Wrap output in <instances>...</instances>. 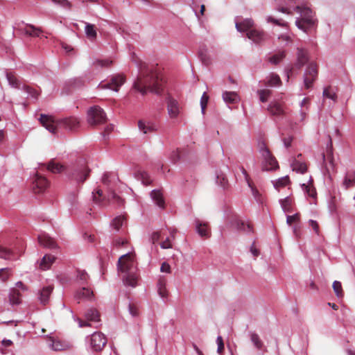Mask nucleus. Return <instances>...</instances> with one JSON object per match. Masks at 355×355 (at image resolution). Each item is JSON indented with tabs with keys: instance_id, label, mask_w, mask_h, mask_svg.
I'll list each match as a JSON object with an SVG mask.
<instances>
[{
	"instance_id": "1",
	"label": "nucleus",
	"mask_w": 355,
	"mask_h": 355,
	"mask_svg": "<svg viewBox=\"0 0 355 355\" xmlns=\"http://www.w3.org/2000/svg\"><path fill=\"white\" fill-rule=\"evenodd\" d=\"M139 67L138 76L133 83V89L146 95L148 92L160 94L163 90L162 75L156 67L149 65L141 60H135Z\"/></svg>"
},
{
	"instance_id": "2",
	"label": "nucleus",
	"mask_w": 355,
	"mask_h": 355,
	"mask_svg": "<svg viewBox=\"0 0 355 355\" xmlns=\"http://www.w3.org/2000/svg\"><path fill=\"white\" fill-rule=\"evenodd\" d=\"M39 120L42 126L52 133H55L58 128H64L70 131H76L80 125V120L75 116L55 120L51 116L42 114Z\"/></svg>"
},
{
	"instance_id": "3",
	"label": "nucleus",
	"mask_w": 355,
	"mask_h": 355,
	"mask_svg": "<svg viewBox=\"0 0 355 355\" xmlns=\"http://www.w3.org/2000/svg\"><path fill=\"white\" fill-rule=\"evenodd\" d=\"M295 10L300 12L302 16V18L295 22L300 29L307 32L315 26L316 21L313 19V11L309 8L297 6L295 7Z\"/></svg>"
},
{
	"instance_id": "4",
	"label": "nucleus",
	"mask_w": 355,
	"mask_h": 355,
	"mask_svg": "<svg viewBox=\"0 0 355 355\" xmlns=\"http://www.w3.org/2000/svg\"><path fill=\"white\" fill-rule=\"evenodd\" d=\"M92 194L93 201L100 206H106L108 204L121 206L123 204V200L113 191H110L107 196H104L102 190L98 189Z\"/></svg>"
},
{
	"instance_id": "5",
	"label": "nucleus",
	"mask_w": 355,
	"mask_h": 355,
	"mask_svg": "<svg viewBox=\"0 0 355 355\" xmlns=\"http://www.w3.org/2000/svg\"><path fill=\"white\" fill-rule=\"evenodd\" d=\"M259 152L263 157L264 162L263 163V171H272L279 167L277 161L272 156L266 144L262 141L259 144Z\"/></svg>"
},
{
	"instance_id": "6",
	"label": "nucleus",
	"mask_w": 355,
	"mask_h": 355,
	"mask_svg": "<svg viewBox=\"0 0 355 355\" xmlns=\"http://www.w3.org/2000/svg\"><path fill=\"white\" fill-rule=\"evenodd\" d=\"M107 118L103 110L95 105L89 108L87 112V121L91 125H101L106 122Z\"/></svg>"
},
{
	"instance_id": "7",
	"label": "nucleus",
	"mask_w": 355,
	"mask_h": 355,
	"mask_svg": "<svg viewBox=\"0 0 355 355\" xmlns=\"http://www.w3.org/2000/svg\"><path fill=\"white\" fill-rule=\"evenodd\" d=\"M318 75V67L315 62L309 64L304 73V85L306 89L313 87V83L316 80Z\"/></svg>"
},
{
	"instance_id": "8",
	"label": "nucleus",
	"mask_w": 355,
	"mask_h": 355,
	"mask_svg": "<svg viewBox=\"0 0 355 355\" xmlns=\"http://www.w3.org/2000/svg\"><path fill=\"white\" fill-rule=\"evenodd\" d=\"M125 76L123 74H116L112 76L110 80L107 83L101 82L98 87L101 89H109L114 92H118L121 85L125 82Z\"/></svg>"
},
{
	"instance_id": "9",
	"label": "nucleus",
	"mask_w": 355,
	"mask_h": 355,
	"mask_svg": "<svg viewBox=\"0 0 355 355\" xmlns=\"http://www.w3.org/2000/svg\"><path fill=\"white\" fill-rule=\"evenodd\" d=\"M107 343V337L101 331L94 332L90 337L91 348L95 352L101 351Z\"/></svg>"
},
{
	"instance_id": "10",
	"label": "nucleus",
	"mask_w": 355,
	"mask_h": 355,
	"mask_svg": "<svg viewBox=\"0 0 355 355\" xmlns=\"http://www.w3.org/2000/svg\"><path fill=\"white\" fill-rule=\"evenodd\" d=\"M134 254L128 253L121 256L118 261V268L122 272H129L134 266Z\"/></svg>"
},
{
	"instance_id": "11",
	"label": "nucleus",
	"mask_w": 355,
	"mask_h": 355,
	"mask_svg": "<svg viewBox=\"0 0 355 355\" xmlns=\"http://www.w3.org/2000/svg\"><path fill=\"white\" fill-rule=\"evenodd\" d=\"M33 184L34 192L41 193L49 187V183L45 177L36 173Z\"/></svg>"
},
{
	"instance_id": "12",
	"label": "nucleus",
	"mask_w": 355,
	"mask_h": 355,
	"mask_svg": "<svg viewBox=\"0 0 355 355\" xmlns=\"http://www.w3.org/2000/svg\"><path fill=\"white\" fill-rule=\"evenodd\" d=\"M89 169L85 166L76 168L71 173V178L78 182H84L89 175Z\"/></svg>"
},
{
	"instance_id": "13",
	"label": "nucleus",
	"mask_w": 355,
	"mask_h": 355,
	"mask_svg": "<svg viewBox=\"0 0 355 355\" xmlns=\"http://www.w3.org/2000/svg\"><path fill=\"white\" fill-rule=\"evenodd\" d=\"M329 137V146H328L327 147V154L322 155L324 165L327 171L329 170L328 165L332 169H334V168H335L334 158V155H333V147H332L331 138L330 136Z\"/></svg>"
},
{
	"instance_id": "14",
	"label": "nucleus",
	"mask_w": 355,
	"mask_h": 355,
	"mask_svg": "<svg viewBox=\"0 0 355 355\" xmlns=\"http://www.w3.org/2000/svg\"><path fill=\"white\" fill-rule=\"evenodd\" d=\"M309 61L308 51L302 48H297V61L295 67L300 69Z\"/></svg>"
},
{
	"instance_id": "15",
	"label": "nucleus",
	"mask_w": 355,
	"mask_h": 355,
	"mask_svg": "<svg viewBox=\"0 0 355 355\" xmlns=\"http://www.w3.org/2000/svg\"><path fill=\"white\" fill-rule=\"evenodd\" d=\"M167 110L171 118H176L180 113V105L178 102L171 97L167 100Z\"/></svg>"
},
{
	"instance_id": "16",
	"label": "nucleus",
	"mask_w": 355,
	"mask_h": 355,
	"mask_svg": "<svg viewBox=\"0 0 355 355\" xmlns=\"http://www.w3.org/2000/svg\"><path fill=\"white\" fill-rule=\"evenodd\" d=\"M196 231L198 234L203 238L207 239L211 236V231L207 223L202 222L199 220L196 221Z\"/></svg>"
},
{
	"instance_id": "17",
	"label": "nucleus",
	"mask_w": 355,
	"mask_h": 355,
	"mask_svg": "<svg viewBox=\"0 0 355 355\" xmlns=\"http://www.w3.org/2000/svg\"><path fill=\"white\" fill-rule=\"evenodd\" d=\"M241 170L245 177V181L247 182L249 187L251 189V191H252V193L254 198H255V200L257 202H261V194H260L259 191L257 190V189L255 187V186L254 185V183L252 181V180L250 179L249 175L248 174V172L243 167H241Z\"/></svg>"
},
{
	"instance_id": "18",
	"label": "nucleus",
	"mask_w": 355,
	"mask_h": 355,
	"mask_svg": "<svg viewBox=\"0 0 355 355\" xmlns=\"http://www.w3.org/2000/svg\"><path fill=\"white\" fill-rule=\"evenodd\" d=\"M231 223L232 225L234 226L239 231H243L247 233H252L254 232L253 227L251 223H248L245 224L244 221L240 220L237 217L234 218V220H232Z\"/></svg>"
},
{
	"instance_id": "19",
	"label": "nucleus",
	"mask_w": 355,
	"mask_h": 355,
	"mask_svg": "<svg viewBox=\"0 0 355 355\" xmlns=\"http://www.w3.org/2000/svg\"><path fill=\"white\" fill-rule=\"evenodd\" d=\"M19 31L30 37H39L43 32L41 28L32 24H26L24 28H19Z\"/></svg>"
},
{
	"instance_id": "20",
	"label": "nucleus",
	"mask_w": 355,
	"mask_h": 355,
	"mask_svg": "<svg viewBox=\"0 0 355 355\" xmlns=\"http://www.w3.org/2000/svg\"><path fill=\"white\" fill-rule=\"evenodd\" d=\"M342 185L345 189H349L355 186V171L348 170L344 176Z\"/></svg>"
},
{
	"instance_id": "21",
	"label": "nucleus",
	"mask_w": 355,
	"mask_h": 355,
	"mask_svg": "<svg viewBox=\"0 0 355 355\" xmlns=\"http://www.w3.org/2000/svg\"><path fill=\"white\" fill-rule=\"evenodd\" d=\"M247 36L254 43L260 44L266 39V35L263 31L251 29L247 33Z\"/></svg>"
},
{
	"instance_id": "22",
	"label": "nucleus",
	"mask_w": 355,
	"mask_h": 355,
	"mask_svg": "<svg viewBox=\"0 0 355 355\" xmlns=\"http://www.w3.org/2000/svg\"><path fill=\"white\" fill-rule=\"evenodd\" d=\"M302 154L297 155V157L293 159L291 166L293 171L300 173H304L307 171V165L302 160Z\"/></svg>"
},
{
	"instance_id": "23",
	"label": "nucleus",
	"mask_w": 355,
	"mask_h": 355,
	"mask_svg": "<svg viewBox=\"0 0 355 355\" xmlns=\"http://www.w3.org/2000/svg\"><path fill=\"white\" fill-rule=\"evenodd\" d=\"M138 128L144 134L153 132L157 130L156 125L153 123L143 120L138 121Z\"/></svg>"
},
{
	"instance_id": "24",
	"label": "nucleus",
	"mask_w": 355,
	"mask_h": 355,
	"mask_svg": "<svg viewBox=\"0 0 355 355\" xmlns=\"http://www.w3.org/2000/svg\"><path fill=\"white\" fill-rule=\"evenodd\" d=\"M38 241L41 245L46 248L53 249L57 247L54 239L45 234H41L38 236Z\"/></svg>"
},
{
	"instance_id": "25",
	"label": "nucleus",
	"mask_w": 355,
	"mask_h": 355,
	"mask_svg": "<svg viewBox=\"0 0 355 355\" xmlns=\"http://www.w3.org/2000/svg\"><path fill=\"white\" fill-rule=\"evenodd\" d=\"M302 189L311 198L315 199L317 196L316 189L313 186V180L311 178L309 180L307 184H302Z\"/></svg>"
},
{
	"instance_id": "26",
	"label": "nucleus",
	"mask_w": 355,
	"mask_h": 355,
	"mask_svg": "<svg viewBox=\"0 0 355 355\" xmlns=\"http://www.w3.org/2000/svg\"><path fill=\"white\" fill-rule=\"evenodd\" d=\"M50 346L54 351L66 350L70 347V345L66 342L61 341L53 338L50 339Z\"/></svg>"
},
{
	"instance_id": "27",
	"label": "nucleus",
	"mask_w": 355,
	"mask_h": 355,
	"mask_svg": "<svg viewBox=\"0 0 355 355\" xmlns=\"http://www.w3.org/2000/svg\"><path fill=\"white\" fill-rule=\"evenodd\" d=\"M53 287L51 286H48L46 287H44L40 292V302L46 305L48 304L50 295L53 291Z\"/></svg>"
},
{
	"instance_id": "28",
	"label": "nucleus",
	"mask_w": 355,
	"mask_h": 355,
	"mask_svg": "<svg viewBox=\"0 0 355 355\" xmlns=\"http://www.w3.org/2000/svg\"><path fill=\"white\" fill-rule=\"evenodd\" d=\"M268 110L274 116H282L284 114L282 105L278 102H271L268 107Z\"/></svg>"
},
{
	"instance_id": "29",
	"label": "nucleus",
	"mask_w": 355,
	"mask_h": 355,
	"mask_svg": "<svg viewBox=\"0 0 355 355\" xmlns=\"http://www.w3.org/2000/svg\"><path fill=\"white\" fill-rule=\"evenodd\" d=\"M85 319L94 322H101V315L98 311L96 309L92 308L88 309L85 313Z\"/></svg>"
},
{
	"instance_id": "30",
	"label": "nucleus",
	"mask_w": 355,
	"mask_h": 355,
	"mask_svg": "<svg viewBox=\"0 0 355 355\" xmlns=\"http://www.w3.org/2000/svg\"><path fill=\"white\" fill-rule=\"evenodd\" d=\"M253 25L254 21L252 19H245L241 22L236 23V29L240 32H248Z\"/></svg>"
},
{
	"instance_id": "31",
	"label": "nucleus",
	"mask_w": 355,
	"mask_h": 355,
	"mask_svg": "<svg viewBox=\"0 0 355 355\" xmlns=\"http://www.w3.org/2000/svg\"><path fill=\"white\" fill-rule=\"evenodd\" d=\"M8 297L12 305H17L21 303V293L17 288L10 289Z\"/></svg>"
},
{
	"instance_id": "32",
	"label": "nucleus",
	"mask_w": 355,
	"mask_h": 355,
	"mask_svg": "<svg viewBox=\"0 0 355 355\" xmlns=\"http://www.w3.org/2000/svg\"><path fill=\"white\" fill-rule=\"evenodd\" d=\"M151 197L154 202L161 208H164L165 202L163 195L159 190H153L150 193Z\"/></svg>"
},
{
	"instance_id": "33",
	"label": "nucleus",
	"mask_w": 355,
	"mask_h": 355,
	"mask_svg": "<svg viewBox=\"0 0 355 355\" xmlns=\"http://www.w3.org/2000/svg\"><path fill=\"white\" fill-rule=\"evenodd\" d=\"M6 78L10 86L15 89L20 88L21 83L19 79L17 78V75L15 73L8 71L6 73Z\"/></svg>"
},
{
	"instance_id": "34",
	"label": "nucleus",
	"mask_w": 355,
	"mask_h": 355,
	"mask_svg": "<svg viewBox=\"0 0 355 355\" xmlns=\"http://www.w3.org/2000/svg\"><path fill=\"white\" fill-rule=\"evenodd\" d=\"M166 279L165 277H160L157 282V287L159 295L162 297H166L168 296V291L166 288Z\"/></svg>"
},
{
	"instance_id": "35",
	"label": "nucleus",
	"mask_w": 355,
	"mask_h": 355,
	"mask_svg": "<svg viewBox=\"0 0 355 355\" xmlns=\"http://www.w3.org/2000/svg\"><path fill=\"white\" fill-rule=\"evenodd\" d=\"M223 98L227 103H236L239 101L238 94L234 92H225L223 94Z\"/></svg>"
},
{
	"instance_id": "36",
	"label": "nucleus",
	"mask_w": 355,
	"mask_h": 355,
	"mask_svg": "<svg viewBox=\"0 0 355 355\" xmlns=\"http://www.w3.org/2000/svg\"><path fill=\"white\" fill-rule=\"evenodd\" d=\"M137 280L138 276L136 273L132 272H128L123 278L124 284L132 287H135L137 286Z\"/></svg>"
},
{
	"instance_id": "37",
	"label": "nucleus",
	"mask_w": 355,
	"mask_h": 355,
	"mask_svg": "<svg viewBox=\"0 0 355 355\" xmlns=\"http://www.w3.org/2000/svg\"><path fill=\"white\" fill-rule=\"evenodd\" d=\"M94 295L93 291H90L87 288L83 287L81 290L78 291L76 294V298L77 300H89Z\"/></svg>"
},
{
	"instance_id": "38",
	"label": "nucleus",
	"mask_w": 355,
	"mask_h": 355,
	"mask_svg": "<svg viewBox=\"0 0 355 355\" xmlns=\"http://www.w3.org/2000/svg\"><path fill=\"white\" fill-rule=\"evenodd\" d=\"M85 24V34L87 37L92 41L96 40L97 33L95 29V26L94 24H91L87 22Z\"/></svg>"
},
{
	"instance_id": "39",
	"label": "nucleus",
	"mask_w": 355,
	"mask_h": 355,
	"mask_svg": "<svg viewBox=\"0 0 355 355\" xmlns=\"http://www.w3.org/2000/svg\"><path fill=\"white\" fill-rule=\"evenodd\" d=\"M47 169L53 173H60L64 171V166L54 160H51L47 166Z\"/></svg>"
},
{
	"instance_id": "40",
	"label": "nucleus",
	"mask_w": 355,
	"mask_h": 355,
	"mask_svg": "<svg viewBox=\"0 0 355 355\" xmlns=\"http://www.w3.org/2000/svg\"><path fill=\"white\" fill-rule=\"evenodd\" d=\"M55 257L50 254L45 255L40 262V267L42 270H47L50 268L51 264L54 262Z\"/></svg>"
},
{
	"instance_id": "41",
	"label": "nucleus",
	"mask_w": 355,
	"mask_h": 355,
	"mask_svg": "<svg viewBox=\"0 0 355 355\" xmlns=\"http://www.w3.org/2000/svg\"><path fill=\"white\" fill-rule=\"evenodd\" d=\"M135 178L137 180H140L142 182V183L146 186L150 184V183L152 182V180L150 179V176L145 171L137 172L135 173Z\"/></svg>"
},
{
	"instance_id": "42",
	"label": "nucleus",
	"mask_w": 355,
	"mask_h": 355,
	"mask_svg": "<svg viewBox=\"0 0 355 355\" xmlns=\"http://www.w3.org/2000/svg\"><path fill=\"white\" fill-rule=\"evenodd\" d=\"M286 57V51H280L268 58V61L273 64H279Z\"/></svg>"
},
{
	"instance_id": "43",
	"label": "nucleus",
	"mask_w": 355,
	"mask_h": 355,
	"mask_svg": "<svg viewBox=\"0 0 355 355\" xmlns=\"http://www.w3.org/2000/svg\"><path fill=\"white\" fill-rule=\"evenodd\" d=\"M14 255V252L3 245H0V258L4 259H11Z\"/></svg>"
},
{
	"instance_id": "44",
	"label": "nucleus",
	"mask_w": 355,
	"mask_h": 355,
	"mask_svg": "<svg viewBox=\"0 0 355 355\" xmlns=\"http://www.w3.org/2000/svg\"><path fill=\"white\" fill-rule=\"evenodd\" d=\"M323 96L336 101L337 99V95L334 89L331 87H327L324 89Z\"/></svg>"
},
{
	"instance_id": "45",
	"label": "nucleus",
	"mask_w": 355,
	"mask_h": 355,
	"mask_svg": "<svg viewBox=\"0 0 355 355\" xmlns=\"http://www.w3.org/2000/svg\"><path fill=\"white\" fill-rule=\"evenodd\" d=\"M250 336V340H251L252 343L254 344V345L258 349H261L263 346V343L261 341V340L260 339L259 335L254 332H251Z\"/></svg>"
},
{
	"instance_id": "46",
	"label": "nucleus",
	"mask_w": 355,
	"mask_h": 355,
	"mask_svg": "<svg viewBox=\"0 0 355 355\" xmlns=\"http://www.w3.org/2000/svg\"><path fill=\"white\" fill-rule=\"evenodd\" d=\"M12 269L9 268H4L0 269V280L6 282L12 276Z\"/></svg>"
},
{
	"instance_id": "47",
	"label": "nucleus",
	"mask_w": 355,
	"mask_h": 355,
	"mask_svg": "<svg viewBox=\"0 0 355 355\" xmlns=\"http://www.w3.org/2000/svg\"><path fill=\"white\" fill-rule=\"evenodd\" d=\"M332 287H333L334 291L336 293V295L338 298H343L344 296V292L343 290L341 283L338 281H334L333 282Z\"/></svg>"
},
{
	"instance_id": "48",
	"label": "nucleus",
	"mask_w": 355,
	"mask_h": 355,
	"mask_svg": "<svg viewBox=\"0 0 355 355\" xmlns=\"http://www.w3.org/2000/svg\"><path fill=\"white\" fill-rule=\"evenodd\" d=\"M280 204L284 211H291L292 210V200L289 197L280 200Z\"/></svg>"
},
{
	"instance_id": "49",
	"label": "nucleus",
	"mask_w": 355,
	"mask_h": 355,
	"mask_svg": "<svg viewBox=\"0 0 355 355\" xmlns=\"http://www.w3.org/2000/svg\"><path fill=\"white\" fill-rule=\"evenodd\" d=\"M200 58L202 61V62L206 65L208 66L211 63V60L209 56V55L207 53V50H200L199 53Z\"/></svg>"
},
{
	"instance_id": "50",
	"label": "nucleus",
	"mask_w": 355,
	"mask_h": 355,
	"mask_svg": "<svg viewBox=\"0 0 355 355\" xmlns=\"http://www.w3.org/2000/svg\"><path fill=\"white\" fill-rule=\"evenodd\" d=\"M282 83L279 76L277 74H271L269 80L266 85L269 86H277Z\"/></svg>"
},
{
	"instance_id": "51",
	"label": "nucleus",
	"mask_w": 355,
	"mask_h": 355,
	"mask_svg": "<svg viewBox=\"0 0 355 355\" xmlns=\"http://www.w3.org/2000/svg\"><path fill=\"white\" fill-rule=\"evenodd\" d=\"M23 89L35 99H37L40 94V92L28 85H24Z\"/></svg>"
},
{
	"instance_id": "52",
	"label": "nucleus",
	"mask_w": 355,
	"mask_h": 355,
	"mask_svg": "<svg viewBox=\"0 0 355 355\" xmlns=\"http://www.w3.org/2000/svg\"><path fill=\"white\" fill-rule=\"evenodd\" d=\"M125 221V218L124 216H119L114 218L112 225L116 230H119Z\"/></svg>"
},
{
	"instance_id": "53",
	"label": "nucleus",
	"mask_w": 355,
	"mask_h": 355,
	"mask_svg": "<svg viewBox=\"0 0 355 355\" xmlns=\"http://www.w3.org/2000/svg\"><path fill=\"white\" fill-rule=\"evenodd\" d=\"M259 99L261 102H266L271 95V91L269 89H261L257 92Z\"/></svg>"
},
{
	"instance_id": "54",
	"label": "nucleus",
	"mask_w": 355,
	"mask_h": 355,
	"mask_svg": "<svg viewBox=\"0 0 355 355\" xmlns=\"http://www.w3.org/2000/svg\"><path fill=\"white\" fill-rule=\"evenodd\" d=\"M289 182V178L288 176H285L277 180L274 184V186L276 189H278L279 187H284L286 186L287 184H288Z\"/></svg>"
},
{
	"instance_id": "55",
	"label": "nucleus",
	"mask_w": 355,
	"mask_h": 355,
	"mask_svg": "<svg viewBox=\"0 0 355 355\" xmlns=\"http://www.w3.org/2000/svg\"><path fill=\"white\" fill-rule=\"evenodd\" d=\"M77 274L78 279L82 281L83 283H86L89 279V275L84 270H78Z\"/></svg>"
},
{
	"instance_id": "56",
	"label": "nucleus",
	"mask_w": 355,
	"mask_h": 355,
	"mask_svg": "<svg viewBox=\"0 0 355 355\" xmlns=\"http://www.w3.org/2000/svg\"><path fill=\"white\" fill-rule=\"evenodd\" d=\"M53 3L61 6L63 8L70 10L72 4L68 0H51Z\"/></svg>"
},
{
	"instance_id": "57",
	"label": "nucleus",
	"mask_w": 355,
	"mask_h": 355,
	"mask_svg": "<svg viewBox=\"0 0 355 355\" xmlns=\"http://www.w3.org/2000/svg\"><path fill=\"white\" fill-rule=\"evenodd\" d=\"M300 220V214H295L293 216H287L286 223L288 225H291L293 223L298 222Z\"/></svg>"
},
{
	"instance_id": "58",
	"label": "nucleus",
	"mask_w": 355,
	"mask_h": 355,
	"mask_svg": "<svg viewBox=\"0 0 355 355\" xmlns=\"http://www.w3.org/2000/svg\"><path fill=\"white\" fill-rule=\"evenodd\" d=\"M208 101H209V96L205 92L202 97H201V99H200V105H201V108H202V113L205 112V110L206 109V107H207V105L208 103Z\"/></svg>"
},
{
	"instance_id": "59",
	"label": "nucleus",
	"mask_w": 355,
	"mask_h": 355,
	"mask_svg": "<svg viewBox=\"0 0 355 355\" xmlns=\"http://www.w3.org/2000/svg\"><path fill=\"white\" fill-rule=\"evenodd\" d=\"M129 312L134 317L138 316L139 314V309L135 304H129Z\"/></svg>"
},
{
	"instance_id": "60",
	"label": "nucleus",
	"mask_w": 355,
	"mask_h": 355,
	"mask_svg": "<svg viewBox=\"0 0 355 355\" xmlns=\"http://www.w3.org/2000/svg\"><path fill=\"white\" fill-rule=\"evenodd\" d=\"M180 151L177 149L171 153L170 158L173 163H176L180 159Z\"/></svg>"
},
{
	"instance_id": "61",
	"label": "nucleus",
	"mask_w": 355,
	"mask_h": 355,
	"mask_svg": "<svg viewBox=\"0 0 355 355\" xmlns=\"http://www.w3.org/2000/svg\"><path fill=\"white\" fill-rule=\"evenodd\" d=\"M216 342H217V345H218L217 352L218 354H222V352L224 350V343H223V338L220 336H218Z\"/></svg>"
},
{
	"instance_id": "62",
	"label": "nucleus",
	"mask_w": 355,
	"mask_h": 355,
	"mask_svg": "<svg viewBox=\"0 0 355 355\" xmlns=\"http://www.w3.org/2000/svg\"><path fill=\"white\" fill-rule=\"evenodd\" d=\"M309 223L310 227H311L313 228V230H314L315 234L317 235H320V227H319V225H318V222L315 220H310L309 221Z\"/></svg>"
},
{
	"instance_id": "63",
	"label": "nucleus",
	"mask_w": 355,
	"mask_h": 355,
	"mask_svg": "<svg viewBox=\"0 0 355 355\" xmlns=\"http://www.w3.org/2000/svg\"><path fill=\"white\" fill-rule=\"evenodd\" d=\"M267 21L268 22H271V23H273L277 26H283V27H285L287 26V23L286 22H281L278 19H276L272 17H268L267 18Z\"/></svg>"
},
{
	"instance_id": "64",
	"label": "nucleus",
	"mask_w": 355,
	"mask_h": 355,
	"mask_svg": "<svg viewBox=\"0 0 355 355\" xmlns=\"http://www.w3.org/2000/svg\"><path fill=\"white\" fill-rule=\"evenodd\" d=\"M217 182L220 184L221 187L225 188L228 183L227 179L223 175H218L217 176Z\"/></svg>"
}]
</instances>
